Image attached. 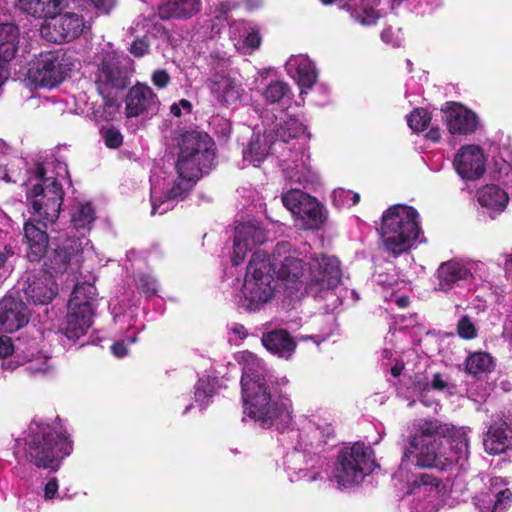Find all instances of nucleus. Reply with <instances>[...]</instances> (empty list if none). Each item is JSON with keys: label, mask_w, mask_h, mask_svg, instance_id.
<instances>
[{"label": "nucleus", "mask_w": 512, "mask_h": 512, "mask_svg": "<svg viewBox=\"0 0 512 512\" xmlns=\"http://www.w3.org/2000/svg\"><path fill=\"white\" fill-rule=\"evenodd\" d=\"M235 237L254 248L266 241V231L257 222H245L235 228Z\"/></svg>", "instance_id": "nucleus-35"}, {"label": "nucleus", "mask_w": 512, "mask_h": 512, "mask_svg": "<svg viewBox=\"0 0 512 512\" xmlns=\"http://www.w3.org/2000/svg\"><path fill=\"white\" fill-rule=\"evenodd\" d=\"M130 69L115 52L105 53L97 65L94 84L97 92L112 106L119 94L130 85Z\"/></svg>", "instance_id": "nucleus-9"}, {"label": "nucleus", "mask_w": 512, "mask_h": 512, "mask_svg": "<svg viewBox=\"0 0 512 512\" xmlns=\"http://www.w3.org/2000/svg\"><path fill=\"white\" fill-rule=\"evenodd\" d=\"M111 349L113 354L116 355L117 357H123L127 353V348L122 342H115L111 346Z\"/></svg>", "instance_id": "nucleus-58"}, {"label": "nucleus", "mask_w": 512, "mask_h": 512, "mask_svg": "<svg viewBox=\"0 0 512 512\" xmlns=\"http://www.w3.org/2000/svg\"><path fill=\"white\" fill-rule=\"evenodd\" d=\"M477 199L482 207L494 210H503L509 202L506 191L495 184L485 185L478 189Z\"/></svg>", "instance_id": "nucleus-33"}, {"label": "nucleus", "mask_w": 512, "mask_h": 512, "mask_svg": "<svg viewBox=\"0 0 512 512\" xmlns=\"http://www.w3.org/2000/svg\"><path fill=\"white\" fill-rule=\"evenodd\" d=\"M269 154L268 142L261 139L259 135L253 136L243 151V158L253 166L257 167L262 163Z\"/></svg>", "instance_id": "nucleus-38"}, {"label": "nucleus", "mask_w": 512, "mask_h": 512, "mask_svg": "<svg viewBox=\"0 0 512 512\" xmlns=\"http://www.w3.org/2000/svg\"><path fill=\"white\" fill-rule=\"evenodd\" d=\"M36 178L39 182L26 191L29 212L38 222L54 223L64 200L63 187L55 178L46 176V170L41 164L36 166Z\"/></svg>", "instance_id": "nucleus-6"}, {"label": "nucleus", "mask_w": 512, "mask_h": 512, "mask_svg": "<svg viewBox=\"0 0 512 512\" xmlns=\"http://www.w3.org/2000/svg\"><path fill=\"white\" fill-rule=\"evenodd\" d=\"M305 131L304 125L296 118H289L284 121L276 130V136L283 142L298 138Z\"/></svg>", "instance_id": "nucleus-40"}, {"label": "nucleus", "mask_w": 512, "mask_h": 512, "mask_svg": "<svg viewBox=\"0 0 512 512\" xmlns=\"http://www.w3.org/2000/svg\"><path fill=\"white\" fill-rule=\"evenodd\" d=\"M296 215L305 221L309 229H319L324 222L322 206L312 196H309L307 201L302 203V207Z\"/></svg>", "instance_id": "nucleus-36"}, {"label": "nucleus", "mask_w": 512, "mask_h": 512, "mask_svg": "<svg viewBox=\"0 0 512 512\" xmlns=\"http://www.w3.org/2000/svg\"><path fill=\"white\" fill-rule=\"evenodd\" d=\"M149 42L143 37L140 39H136L130 46V53L135 57H143L144 55L149 53Z\"/></svg>", "instance_id": "nucleus-50"}, {"label": "nucleus", "mask_w": 512, "mask_h": 512, "mask_svg": "<svg viewBox=\"0 0 512 512\" xmlns=\"http://www.w3.org/2000/svg\"><path fill=\"white\" fill-rule=\"evenodd\" d=\"M374 451L363 442L342 448L337 456L334 478L342 487L360 484L373 471Z\"/></svg>", "instance_id": "nucleus-8"}, {"label": "nucleus", "mask_w": 512, "mask_h": 512, "mask_svg": "<svg viewBox=\"0 0 512 512\" xmlns=\"http://www.w3.org/2000/svg\"><path fill=\"white\" fill-rule=\"evenodd\" d=\"M29 322L26 304L13 296L7 295L0 300V330L13 333Z\"/></svg>", "instance_id": "nucleus-21"}, {"label": "nucleus", "mask_w": 512, "mask_h": 512, "mask_svg": "<svg viewBox=\"0 0 512 512\" xmlns=\"http://www.w3.org/2000/svg\"><path fill=\"white\" fill-rule=\"evenodd\" d=\"M310 195L299 190L291 189L282 196L283 205L290 210L294 215L299 212L302 207V203L307 201Z\"/></svg>", "instance_id": "nucleus-41"}, {"label": "nucleus", "mask_w": 512, "mask_h": 512, "mask_svg": "<svg viewBox=\"0 0 512 512\" xmlns=\"http://www.w3.org/2000/svg\"><path fill=\"white\" fill-rule=\"evenodd\" d=\"M73 450V442L65 430L32 421L24 437V458L38 469L56 472Z\"/></svg>", "instance_id": "nucleus-2"}, {"label": "nucleus", "mask_w": 512, "mask_h": 512, "mask_svg": "<svg viewBox=\"0 0 512 512\" xmlns=\"http://www.w3.org/2000/svg\"><path fill=\"white\" fill-rule=\"evenodd\" d=\"M98 11L108 14L115 6L116 0H88Z\"/></svg>", "instance_id": "nucleus-52"}, {"label": "nucleus", "mask_w": 512, "mask_h": 512, "mask_svg": "<svg viewBox=\"0 0 512 512\" xmlns=\"http://www.w3.org/2000/svg\"><path fill=\"white\" fill-rule=\"evenodd\" d=\"M485 451L490 455L506 452L512 446V429L506 421L491 424L484 437Z\"/></svg>", "instance_id": "nucleus-25"}, {"label": "nucleus", "mask_w": 512, "mask_h": 512, "mask_svg": "<svg viewBox=\"0 0 512 512\" xmlns=\"http://www.w3.org/2000/svg\"><path fill=\"white\" fill-rule=\"evenodd\" d=\"M458 444L460 445V448H459L460 451H462V449L467 451V449H468V441L466 439H463V440L459 441Z\"/></svg>", "instance_id": "nucleus-64"}, {"label": "nucleus", "mask_w": 512, "mask_h": 512, "mask_svg": "<svg viewBox=\"0 0 512 512\" xmlns=\"http://www.w3.org/2000/svg\"><path fill=\"white\" fill-rule=\"evenodd\" d=\"M453 166L462 179H480L486 171L482 149L476 145L462 146L454 157Z\"/></svg>", "instance_id": "nucleus-18"}, {"label": "nucleus", "mask_w": 512, "mask_h": 512, "mask_svg": "<svg viewBox=\"0 0 512 512\" xmlns=\"http://www.w3.org/2000/svg\"><path fill=\"white\" fill-rule=\"evenodd\" d=\"M473 501L479 512H505L512 506V492L507 487H498L495 479L487 491L480 492Z\"/></svg>", "instance_id": "nucleus-22"}, {"label": "nucleus", "mask_w": 512, "mask_h": 512, "mask_svg": "<svg viewBox=\"0 0 512 512\" xmlns=\"http://www.w3.org/2000/svg\"><path fill=\"white\" fill-rule=\"evenodd\" d=\"M426 138L433 142H439L441 139V130L438 127H432L426 133Z\"/></svg>", "instance_id": "nucleus-59"}, {"label": "nucleus", "mask_w": 512, "mask_h": 512, "mask_svg": "<svg viewBox=\"0 0 512 512\" xmlns=\"http://www.w3.org/2000/svg\"><path fill=\"white\" fill-rule=\"evenodd\" d=\"M340 3V9L347 11L351 18L361 25H374L380 17L378 12L371 6H364L359 9L356 0H340Z\"/></svg>", "instance_id": "nucleus-34"}, {"label": "nucleus", "mask_w": 512, "mask_h": 512, "mask_svg": "<svg viewBox=\"0 0 512 512\" xmlns=\"http://www.w3.org/2000/svg\"><path fill=\"white\" fill-rule=\"evenodd\" d=\"M457 334L461 339L472 340L478 335V330L468 315L462 316L457 323Z\"/></svg>", "instance_id": "nucleus-45"}, {"label": "nucleus", "mask_w": 512, "mask_h": 512, "mask_svg": "<svg viewBox=\"0 0 512 512\" xmlns=\"http://www.w3.org/2000/svg\"><path fill=\"white\" fill-rule=\"evenodd\" d=\"M262 96L268 104H280L289 102L293 93L290 85L282 80L271 81L263 90Z\"/></svg>", "instance_id": "nucleus-37"}, {"label": "nucleus", "mask_w": 512, "mask_h": 512, "mask_svg": "<svg viewBox=\"0 0 512 512\" xmlns=\"http://www.w3.org/2000/svg\"><path fill=\"white\" fill-rule=\"evenodd\" d=\"M431 114L424 108L414 109L408 116L409 127L415 132L424 131L431 122Z\"/></svg>", "instance_id": "nucleus-42"}, {"label": "nucleus", "mask_w": 512, "mask_h": 512, "mask_svg": "<svg viewBox=\"0 0 512 512\" xmlns=\"http://www.w3.org/2000/svg\"><path fill=\"white\" fill-rule=\"evenodd\" d=\"M214 141L205 132L191 130L183 132L178 139V156L190 157L199 156L202 157L203 162L214 161Z\"/></svg>", "instance_id": "nucleus-19"}, {"label": "nucleus", "mask_w": 512, "mask_h": 512, "mask_svg": "<svg viewBox=\"0 0 512 512\" xmlns=\"http://www.w3.org/2000/svg\"><path fill=\"white\" fill-rule=\"evenodd\" d=\"M298 84L306 89H311L317 81V72L310 64H300L297 67Z\"/></svg>", "instance_id": "nucleus-44"}, {"label": "nucleus", "mask_w": 512, "mask_h": 512, "mask_svg": "<svg viewBox=\"0 0 512 512\" xmlns=\"http://www.w3.org/2000/svg\"><path fill=\"white\" fill-rule=\"evenodd\" d=\"M50 222H38L36 217H30L23 227V244L25 245L26 258L29 262H40L47 253L49 235L47 232Z\"/></svg>", "instance_id": "nucleus-17"}, {"label": "nucleus", "mask_w": 512, "mask_h": 512, "mask_svg": "<svg viewBox=\"0 0 512 512\" xmlns=\"http://www.w3.org/2000/svg\"><path fill=\"white\" fill-rule=\"evenodd\" d=\"M96 219L95 209L90 202L79 204L72 213L71 224L74 229H90Z\"/></svg>", "instance_id": "nucleus-39"}, {"label": "nucleus", "mask_w": 512, "mask_h": 512, "mask_svg": "<svg viewBox=\"0 0 512 512\" xmlns=\"http://www.w3.org/2000/svg\"><path fill=\"white\" fill-rule=\"evenodd\" d=\"M419 213L412 206L396 204L385 210L377 229L385 250L393 257L408 251L421 232Z\"/></svg>", "instance_id": "nucleus-3"}, {"label": "nucleus", "mask_w": 512, "mask_h": 512, "mask_svg": "<svg viewBox=\"0 0 512 512\" xmlns=\"http://www.w3.org/2000/svg\"><path fill=\"white\" fill-rule=\"evenodd\" d=\"M442 484V480L433 474L421 473L415 477L412 482L413 488L425 487L426 490L438 489Z\"/></svg>", "instance_id": "nucleus-46"}, {"label": "nucleus", "mask_w": 512, "mask_h": 512, "mask_svg": "<svg viewBox=\"0 0 512 512\" xmlns=\"http://www.w3.org/2000/svg\"><path fill=\"white\" fill-rule=\"evenodd\" d=\"M151 81L158 89H164L170 84L171 77L167 70L156 69L151 75Z\"/></svg>", "instance_id": "nucleus-49"}, {"label": "nucleus", "mask_w": 512, "mask_h": 512, "mask_svg": "<svg viewBox=\"0 0 512 512\" xmlns=\"http://www.w3.org/2000/svg\"><path fill=\"white\" fill-rule=\"evenodd\" d=\"M96 288L91 284H77L68 301L67 315L61 333L70 341L75 342L86 334L94 317L93 302Z\"/></svg>", "instance_id": "nucleus-7"}, {"label": "nucleus", "mask_w": 512, "mask_h": 512, "mask_svg": "<svg viewBox=\"0 0 512 512\" xmlns=\"http://www.w3.org/2000/svg\"><path fill=\"white\" fill-rule=\"evenodd\" d=\"M276 286L277 279L270 258L263 251L254 252L241 289V307L250 312L259 311L273 299Z\"/></svg>", "instance_id": "nucleus-5"}, {"label": "nucleus", "mask_w": 512, "mask_h": 512, "mask_svg": "<svg viewBox=\"0 0 512 512\" xmlns=\"http://www.w3.org/2000/svg\"><path fill=\"white\" fill-rule=\"evenodd\" d=\"M448 131L453 135H468L477 128L474 112L457 102H447L441 109Z\"/></svg>", "instance_id": "nucleus-20"}, {"label": "nucleus", "mask_w": 512, "mask_h": 512, "mask_svg": "<svg viewBox=\"0 0 512 512\" xmlns=\"http://www.w3.org/2000/svg\"><path fill=\"white\" fill-rule=\"evenodd\" d=\"M9 62L10 61L0 59V88L10 78V70L8 68Z\"/></svg>", "instance_id": "nucleus-57"}, {"label": "nucleus", "mask_w": 512, "mask_h": 512, "mask_svg": "<svg viewBox=\"0 0 512 512\" xmlns=\"http://www.w3.org/2000/svg\"><path fill=\"white\" fill-rule=\"evenodd\" d=\"M261 41L262 39L259 32L257 30H252L246 36L244 43L247 47L251 48L252 50H256L260 47Z\"/></svg>", "instance_id": "nucleus-53"}, {"label": "nucleus", "mask_w": 512, "mask_h": 512, "mask_svg": "<svg viewBox=\"0 0 512 512\" xmlns=\"http://www.w3.org/2000/svg\"><path fill=\"white\" fill-rule=\"evenodd\" d=\"M170 113L175 117H180L182 115L180 106L177 103H173L170 107Z\"/></svg>", "instance_id": "nucleus-63"}, {"label": "nucleus", "mask_w": 512, "mask_h": 512, "mask_svg": "<svg viewBox=\"0 0 512 512\" xmlns=\"http://www.w3.org/2000/svg\"><path fill=\"white\" fill-rule=\"evenodd\" d=\"M160 100L150 86L137 82L132 86L125 98V115L135 118L141 115H154L158 112Z\"/></svg>", "instance_id": "nucleus-16"}, {"label": "nucleus", "mask_w": 512, "mask_h": 512, "mask_svg": "<svg viewBox=\"0 0 512 512\" xmlns=\"http://www.w3.org/2000/svg\"><path fill=\"white\" fill-rule=\"evenodd\" d=\"M341 276L339 260L334 256L321 254L309 263V280L306 291L317 296L321 292L332 290L340 283Z\"/></svg>", "instance_id": "nucleus-13"}, {"label": "nucleus", "mask_w": 512, "mask_h": 512, "mask_svg": "<svg viewBox=\"0 0 512 512\" xmlns=\"http://www.w3.org/2000/svg\"><path fill=\"white\" fill-rule=\"evenodd\" d=\"M18 6L32 17L49 20V17L67 7V0H18Z\"/></svg>", "instance_id": "nucleus-28"}, {"label": "nucleus", "mask_w": 512, "mask_h": 512, "mask_svg": "<svg viewBox=\"0 0 512 512\" xmlns=\"http://www.w3.org/2000/svg\"><path fill=\"white\" fill-rule=\"evenodd\" d=\"M86 21L78 12H57L40 27L41 36L52 43H69L77 39L84 31Z\"/></svg>", "instance_id": "nucleus-12"}, {"label": "nucleus", "mask_w": 512, "mask_h": 512, "mask_svg": "<svg viewBox=\"0 0 512 512\" xmlns=\"http://www.w3.org/2000/svg\"><path fill=\"white\" fill-rule=\"evenodd\" d=\"M200 8L201 0H163L158 14L162 20H186L197 14Z\"/></svg>", "instance_id": "nucleus-26"}, {"label": "nucleus", "mask_w": 512, "mask_h": 512, "mask_svg": "<svg viewBox=\"0 0 512 512\" xmlns=\"http://www.w3.org/2000/svg\"><path fill=\"white\" fill-rule=\"evenodd\" d=\"M448 384L443 380L442 375L440 373H436L433 376L431 381V387L437 391H443L447 388Z\"/></svg>", "instance_id": "nucleus-56"}, {"label": "nucleus", "mask_w": 512, "mask_h": 512, "mask_svg": "<svg viewBox=\"0 0 512 512\" xmlns=\"http://www.w3.org/2000/svg\"><path fill=\"white\" fill-rule=\"evenodd\" d=\"M20 30L12 22L0 23V59L11 61L19 48Z\"/></svg>", "instance_id": "nucleus-31"}, {"label": "nucleus", "mask_w": 512, "mask_h": 512, "mask_svg": "<svg viewBox=\"0 0 512 512\" xmlns=\"http://www.w3.org/2000/svg\"><path fill=\"white\" fill-rule=\"evenodd\" d=\"M396 304L399 308H406L410 304V299L408 296H400L396 299Z\"/></svg>", "instance_id": "nucleus-62"}, {"label": "nucleus", "mask_w": 512, "mask_h": 512, "mask_svg": "<svg viewBox=\"0 0 512 512\" xmlns=\"http://www.w3.org/2000/svg\"><path fill=\"white\" fill-rule=\"evenodd\" d=\"M55 276L40 269L28 273L23 285V292L28 303L48 305L58 294Z\"/></svg>", "instance_id": "nucleus-15"}, {"label": "nucleus", "mask_w": 512, "mask_h": 512, "mask_svg": "<svg viewBox=\"0 0 512 512\" xmlns=\"http://www.w3.org/2000/svg\"><path fill=\"white\" fill-rule=\"evenodd\" d=\"M58 491V480L56 477H52L49 479V481L45 484L44 487V497L45 499H53L55 497V494Z\"/></svg>", "instance_id": "nucleus-54"}, {"label": "nucleus", "mask_w": 512, "mask_h": 512, "mask_svg": "<svg viewBox=\"0 0 512 512\" xmlns=\"http://www.w3.org/2000/svg\"><path fill=\"white\" fill-rule=\"evenodd\" d=\"M214 161L203 162L202 157L178 156L176 161V171L182 180L198 182L204 174H208L212 168Z\"/></svg>", "instance_id": "nucleus-27"}, {"label": "nucleus", "mask_w": 512, "mask_h": 512, "mask_svg": "<svg viewBox=\"0 0 512 512\" xmlns=\"http://www.w3.org/2000/svg\"><path fill=\"white\" fill-rule=\"evenodd\" d=\"M241 392L244 412L262 428H270L284 412V408L272 400L270 387L257 370L243 369Z\"/></svg>", "instance_id": "nucleus-4"}, {"label": "nucleus", "mask_w": 512, "mask_h": 512, "mask_svg": "<svg viewBox=\"0 0 512 512\" xmlns=\"http://www.w3.org/2000/svg\"><path fill=\"white\" fill-rule=\"evenodd\" d=\"M292 245L288 241L278 242L271 254L270 264L274 269V276L283 281L296 283L304 275L305 264L304 262L294 255Z\"/></svg>", "instance_id": "nucleus-14"}, {"label": "nucleus", "mask_w": 512, "mask_h": 512, "mask_svg": "<svg viewBox=\"0 0 512 512\" xmlns=\"http://www.w3.org/2000/svg\"><path fill=\"white\" fill-rule=\"evenodd\" d=\"M74 67V57L67 50L42 51L34 63V78L41 87L53 88L61 84Z\"/></svg>", "instance_id": "nucleus-10"}, {"label": "nucleus", "mask_w": 512, "mask_h": 512, "mask_svg": "<svg viewBox=\"0 0 512 512\" xmlns=\"http://www.w3.org/2000/svg\"><path fill=\"white\" fill-rule=\"evenodd\" d=\"M179 106H180V109H184L186 110V112L188 114H190L192 112V103L187 100V99H181L178 103H177Z\"/></svg>", "instance_id": "nucleus-61"}, {"label": "nucleus", "mask_w": 512, "mask_h": 512, "mask_svg": "<svg viewBox=\"0 0 512 512\" xmlns=\"http://www.w3.org/2000/svg\"><path fill=\"white\" fill-rule=\"evenodd\" d=\"M253 248L242 241H238V239L234 236V245H233V254L231 256V263L233 266L240 265L247 253L251 251Z\"/></svg>", "instance_id": "nucleus-48"}, {"label": "nucleus", "mask_w": 512, "mask_h": 512, "mask_svg": "<svg viewBox=\"0 0 512 512\" xmlns=\"http://www.w3.org/2000/svg\"><path fill=\"white\" fill-rule=\"evenodd\" d=\"M261 343L271 354L286 360L292 357L297 348L296 340L285 329L264 332Z\"/></svg>", "instance_id": "nucleus-23"}, {"label": "nucleus", "mask_w": 512, "mask_h": 512, "mask_svg": "<svg viewBox=\"0 0 512 512\" xmlns=\"http://www.w3.org/2000/svg\"><path fill=\"white\" fill-rule=\"evenodd\" d=\"M83 253V243L78 237L56 238L43 257L42 269L55 277L66 273Z\"/></svg>", "instance_id": "nucleus-11"}, {"label": "nucleus", "mask_w": 512, "mask_h": 512, "mask_svg": "<svg viewBox=\"0 0 512 512\" xmlns=\"http://www.w3.org/2000/svg\"><path fill=\"white\" fill-rule=\"evenodd\" d=\"M207 87L222 104L238 98L237 85L223 70L216 72L206 81Z\"/></svg>", "instance_id": "nucleus-29"}, {"label": "nucleus", "mask_w": 512, "mask_h": 512, "mask_svg": "<svg viewBox=\"0 0 512 512\" xmlns=\"http://www.w3.org/2000/svg\"><path fill=\"white\" fill-rule=\"evenodd\" d=\"M495 367L494 357L485 351L471 352L465 360V372L476 379H481L483 375L490 374L495 370Z\"/></svg>", "instance_id": "nucleus-32"}, {"label": "nucleus", "mask_w": 512, "mask_h": 512, "mask_svg": "<svg viewBox=\"0 0 512 512\" xmlns=\"http://www.w3.org/2000/svg\"><path fill=\"white\" fill-rule=\"evenodd\" d=\"M197 182H192L188 180H182L178 177V179L174 182L173 186L168 189L163 195H161L159 198H155L152 196V215H155L157 213L163 214L168 210V206L161 209L163 205L170 201H179L185 199L188 194L191 192L193 187L196 185Z\"/></svg>", "instance_id": "nucleus-30"}, {"label": "nucleus", "mask_w": 512, "mask_h": 512, "mask_svg": "<svg viewBox=\"0 0 512 512\" xmlns=\"http://www.w3.org/2000/svg\"><path fill=\"white\" fill-rule=\"evenodd\" d=\"M13 351L14 346L11 338L6 335H0V358L12 355Z\"/></svg>", "instance_id": "nucleus-51"}, {"label": "nucleus", "mask_w": 512, "mask_h": 512, "mask_svg": "<svg viewBox=\"0 0 512 512\" xmlns=\"http://www.w3.org/2000/svg\"><path fill=\"white\" fill-rule=\"evenodd\" d=\"M472 277L471 271L462 263L449 260L440 264L437 269L438 285L436 290L448 292L460 281H466Z\"/></svg>", "instance_id": "nucleus-24"}, {"label": "nucleus", "mask_w": 512, "mask_h": 512, "mask_svg": "<svg viewBox=\"0 0 512 512\" xmlns=\"http://www.w3.org/2000/svg\"><path fill=\"white\" fill-rule=\"evenodd\" d=\"M455 427L438 419H421L415 425V433L408 437V446L403 451L402 461L415 454L416 466L420 468L449 469L459 457L451 450L450 439Z\"/></svg>", "instance_id": "nucleus-1"}, {"label": "nucleus", "mask_w": 512, "mask_h": 512, "mask_svg": "<svg viewBox=\"0 0 512 512\" xmlns=\"http://www.w3.org/2000/svg\"><path fill=\"white\" fill-rule=\"evenodd\" d=\"M137 288L146 294L152 296L157 292V280L149 274H140L136 279Z\"/></svg>", "instance_id": "nucleus-47"}, {"label": "nucleus", "mask_w": 512, "mask_h": 512, "mask_svg": "<svg viewBox=\"0 0 512 512\" xmlns=\"http://www.w3.org/2000/svg\"><path fill=\"white\" fill-rule=\"evenodd\" d=\"M105 146L109 149H118L123 144V135L114 125L102 126L99 130Z\"/></svg>", "instance_id": "nucleus-43"}, {"label": "nucleus", "mask_w": 512, "mask_h": 512, "mask_svg": "<svg viewBox=\"0 0 512 512\" xmlns=\"http://www.w3.org/2000/svg\"><path fill=\"white\" fill-rule=\"evenodd\" d=\"M404 369V363L403 362H397L394 366L391 368V375L393 377H399Z\"/></svg>", "instance_id": "nucleus-60"}, {"label": "nucleus", "mask_w": 512, "mask_h": 512, "mask_svg": "<svg viewBox=\"0 0 512 512\" xmlns=\"http://www.w3.org/2000/svg\"><path fill=\"white\" fill-rule=\"evenodd\" d=\"M14 254V248L9 244L5 245L3 250H0V269L5 267L8 259Z\"/></svg>", "instance_id": "nucleus-55"}]
</instances>
